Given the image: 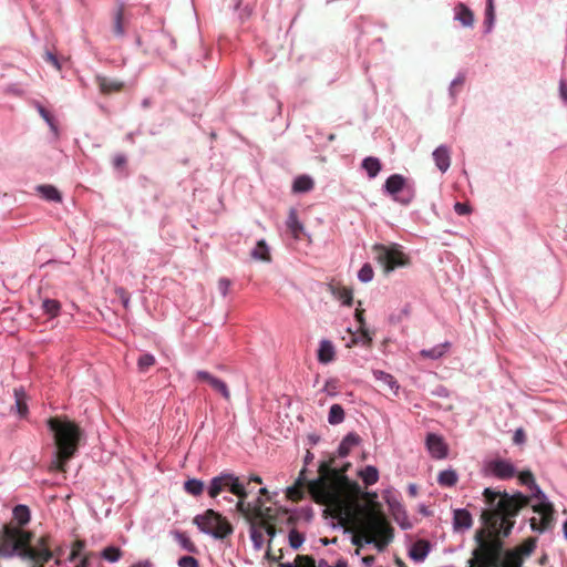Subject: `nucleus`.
Masks as SVG:
<instances>
[{
    "mask_svg": "<svg viewBox=\"0 0 567 567\" xmlns=\"http://www.w3.org/2000/svg\"><path fill=\"white\" fill-rule=\"evenodd\" d=\"M487 508L482 511L484 527L475 533L477 547L467 561L468 567H497L503 555V540L516 523L519 512L529 505L530 497L522 493L513 495L485 488L483 492Z\"/></svg>",
    "mask_w": 567,
    "mask_h": 567,
    "instance_id": "f257e3e1",
    "label": "nucleus"
},
{
    "mask_svg": "<svg viewBox=\"0 0 567 567\" xmlns=\"http://www.w3.org/2000/svg\"><path fill=\"white\" fill-rule=\"evenodd\" d=\"M334 460L322 462L319 465V477L310 481L307 486L316 503L321 505H337L336 517L339 518L341 525L346 526L354 519V515L348 507H343L340 503L342 491L349 485L346 472L350 464L337 470L332 466Z\"/></svg>",
    "mask_w": 567,
    "mask_h": 567,
    "instance_id": "f03ea898",
    "label": "nucleus"
},
{
    "mask_svg": "<svg viewBox=\"0 0 567 567\" xmlns=\"http://www.w3.org/2000/svg\"><path fill=\"white\" fill-rule=\"evenodd\" d=\"M32 538V533L19 526L6 525L0 532V554L7 557L18 554L22 559L28 560L31 567H44V564L52 558L49 537L41 536L37 546H31Z\"/></svg>",
    "mask_w": 567,
    "mask_h": 567,
    "instance_id": "7ed1b4c3",
    "label": "nucleus"
},
{
    "mask_svg": "<svg viewBox=\"0 0 567 567\" xmlns=\"http://www.w3.org/2000/svg\"><path fill=\"white\" fill-rule=\"evenodd\" d=\"M49 430L53 434L54 445L56 447L54 458L49 470L58 472H66L68 462L76 454L80 442L84 433L83 430L74 421L68 417H50L47 421Z\"/></svg>",
    "mask_w": 567,
    "mask_h": 567,
    "instance_id": "20e7f679",
    "label": "nucleus"
},
{
    "mask_svg": "<svg viewBox=\"0 0 567 567\" xmlns=\"http://www.w3.org/2000/svg\"><path fill=\"white\" fill-rule=\"evenodd\" d=\"M360 530L367 544H374L379 551L392 542L393 527L384 514L374 508L367 509L364 518L360 522Z\"/></svg>",
    "mask_w": 567,
    "mask_h": 567,
    "instance_id": "39448f33",
    "label": "nucleus"
},
{
    "mask_svg": "<svg viewBox=\"0 0 567 567\" xmlns=\"http://www.w3.org/2000/svg\"><path fill=\"white\" fill-rule=\"evenodd\" d=\"M226 489L238 497V502L236 504L237 511H244V508H248V506L245 505V499L248 497L247 487L241 484L239 478L231 473H221L220 475L212 478L210 485L208 487V495L215 498Z\"/></svg>",
    "mask_w": 567,
    "mask_h": 567,
    "instance_id": "423d86ee",
    "label": "nucleus"
},
{
    "mask_svg": "<svg viewBox=\"0 0 567 567\" xmlns=\"http://www.w3.org/2000/svg\"><path fill=\"white\" fill-rule=\"evenodd\" d=\"M194 524L203 533L212 535L217 539H224L234 532L228 519L214 509H207L204 514L195 516Z\"/></svg>",
    "mask_w": 567,
    "mask_h": 567,
    "instance_id": "0eeeda50",
    "label": "nucleus"
},
{
    "mask_svg": "<svg viewBox=\"0 0 567 567\" xmlns=\"http://www.w3.org/2000/svg\"><path fill=\"white\" fill-rule=\"evenodd\" d=\"M374 259L383 268L385 274L393 271L396 267L406 266L409 258L405 256L396 245L385 246L375 244L372 247Z\"/></svg>",
    "mask_w": 567,
    "mask_h": 567,
    "instance_id": "6e6552de",
    "label": "nucleus"
},
{
    "mask_svg": "<svg viewBox=\"0 0 567 567\" xmlns=\"http://www.w3.org/2000/svg\"><path fill=\"white\" fill-rule=\"evenodd\" d=\"M384 189L394 200L403 205H408L413 198L412 188L406 185V178L400 174H393L388 177Z\"/></svg>",
    "mask_w": 567,
    "mask_h": 567,
    "instance_id": "1a4fd4ad",
    "label": "nucleus"
},
{
    "mask_svg": "<svg viewBox=\"0 0 567 567\" xmlns=\"http://www.w3.org/2000/svg\"><path fill=\"white\" fill-rule=\"evenodd\" d=\"M533 511L539 515V522L535 517L530 519V528L543 533L551 527L554 522V507L550 503L540 502L533 506Z\"/></svg>",
    "mask_w": 567,
    "mask_h": 567,
    "instance_id": "9d476101",
    "label": "nucleus"
},
{
    "mask_svg": "<svg viewBox=\"0 0 567 567\" xmlns=\"http://www.w3.org/2000/svg\"><path fill=\"white\" fill-rule=\"evenodd\" d=\"M196 378L199 381L207 382L212 389L218 392L226 401H230V391L223 380L214 377L207 371H197Z\"/></svg>",
    "mask_w": 567,
    "mask_h": 567,
    "instance_id": "9b49d317",
    "label": "nucleus"
},
{
    "mask_svg": "<svg viewBox=\"0 0 567 567\" xmlns=\"http://www.w3.org/2000/svg\"><path fill=\"white\" fill-rule=\"evenodd\" d=\"M426 446L434 458L442 460L447 456V445L443 439L436 434H429L426 437Z\"/></svg>",
    "mask_w": 567,
    "mask_h": 567,
    "instance_id": "f8f14e48",
    "label": "nucleus"
},
{
    "mask_svg": "<svg viewBox=\"0 0 567 567\" xmlns=\"http://www.w3.org/2000/svg\"><path fill=\"white\" fill-rule=\"evenodd\" d=\"M487 470L498 478H511L515 474V468L512 463L504 460L492 461L487 464Z\"/></svg>",
    "mask_w": 567,
    "mask_h": 567,
    "instance_id": "ddd939ff",
    "label": "nucleus"
},
{
    "mask_svg": "<svg viewBox=\"0 0 567 567\" xmlns=\"http://www.w3.org/2000/svg\"><path fill=\"white\" fill-rule=\"evenodd\" d=\"M95 83L97 84L101 93L112 94L121 92L124 87V83L116 79H111L104 75H96Z\"/></svg>",
    "mask_w": 567,
    "mask_h": 567,
    "instance_id": "4468645a",
    "label": "nucleus"
},
{
    "mask_svg": "<svg viewBox=\"0 0 567 567\" xmlns=\"http://www.w3.org/2000/svg\"><path fill=\"white\" fill-rule=\"evenodd\" d=\"M433 159L437 168L445 173L451 165V151L447 146L441 145L433 152Z\"/></svg>",
    "mask_w": 567,
    "mask_h": 567,
    "instance_id": "2eb2a0df",
    "label": "nucleus"
},
{
    "mask_svg": "<svg viewBox=\"0 0 567 567\" xmlns=\"http://www.w3.org/2000/svg\"><path fill=\"white\" fill-rule=\"evenodd\" d=\"M329 290L334 298L340 300L344 306L350 307L353 302L352 290L340 284H330Z\"/></svg>",
    "mask_w": 567,
    "mask_h": 567,
    "instance_id": "dca6fc26",
    "label": "nucleus"
},
{
    "mask_svg": "<svg viewBox=\"0 0 567 567\" xmlns=\"http://www.w3.org/2000/svg\"><path fill=\"white\" fill-rule=\"evenodd\" d=\"M524 559L517 550H503V555L499 558V564L497 565V567H522Z\"/></svg>",
    "mask_w": 567,
    "mask_h": 567,
    "instance_id": "f3484780",
    "label": "nucleus"
},
{
    "mask_svg": "<svg viewBox=\"0 0 567 567\" xmlns=\"http://www.w3.org/2000/svg\"><path fill=\"white\" fill-rule=\"evenodd\" d=\"M430 543L425 539L416 540L410 551V557L415 561H423L430 553Z\"/></svg>",
    "mask_w": 567,
    "mask_h": 567,
    "instance_id": "a211bd4d",
    "label": "nucleus"
},
{
    "mask_svg": "<svg viewBox=\"0 0 567 567\" xmlns=\"http://www.w3.org/2000/svg\"><path fill=\"white\" fill-rule=\"evenodd\" d=\"M473 524L472 515L466 509H455L453 514L454 529H468Z\"/></svg>",
    "mask_w": 567,
    "mask_h": 567,
    "instance_id": "6ab92c4d",
    "label": "nucleus"
},
{
    "mask_svg": "<svg viewBox=\"0 0 567 567\" xmlns=\"http://www.w3.org/2000/svg\"><path fill=\"white\" fill-rule=\"evenodd\" d=\"M287 228L295 239H300L303 234V225L298 219V213L291 208L288 214Z\"/></svg>",
    "mask_w": 567,
    "mask_h": 567,
    "instance_id": "aec40b11",
    "label": "nucleus"
},
{
    "mask_svg": "<svg viewBox=\"0 0 567 567\" xmlns=\"http://www.w3.org/2000/svg\"><path fill=\"white\" fill-rule=\"evenodd\" d=\"M373 375L377 381L381 382V386L383 390H388L394 394H396L399 385L396 380L389 373H385L381 370L373 371Z\"/></svg>",
    "mask_w": 567,
    "mask_h": 567,
    "instance_id": "412c9836",
    "label": "nucleus"
},
{
    "mask_svg": "<svg viewBox=\"0 0 567 567\" xmlns=\"http://www.w3.org/2000/svg\"><path fill=\"white\" fill-rule=\"evenodd\" d=\"M336 351L331 341L322 340L318 349L319 362L327 364L334 360Z\"/></svg>",
    "mask_w": 567,
    "mask_h": 567,
    "instance_id": "4be33fe9",
    "label": "nucleus"
},
{
    "mask_svg": "<svg viewBox=\"0 0 567 567\" xmlns=\"http://www.w3.org/2000/svg\"><path fill=\"white\" fill-rule=\"evenodd\" d=\"M455 19L460 21L463 27H473L474 24V13L462 2L455 7Z\"/></svg>",
    "mask_w": 567,
    "mask_h": 567,
    "instance_id": "5701e85b",
    "label": "nucleus"
},
{
    "mask_svg": "<svg viewBox=\"0 0 567 567\" xmlns=\"http://www.w3.org/2000/svg\"><path fill=\"white\" fill-rule=\"evenodd\" d=\"M361 442L360 436L357 433H349L344 436L342 442L339 445L338 454L341 457L347 456L352 447L359 445Z\"/></svg>",
    "mask_w": 567,
    "mask_h": 567,
    "instance_id": "b1692460",
    "label": "nucleus"
},
{
    "mask_svg": "<svg viewBox=\"0 0 567 567\" xmlns=\"http://www.w3.org/2000/svg\"><path fill=\"white\" fill-rule=\"evenodd\" d=\"M305 470L300 472V475L293 486L287 488V497L292 501H300L303 496V488L306 486V478L303 477Z\"/></svg>",
    "mask_w": 567,
    "mask_h": 567,
    "instance_id": "393cba45",
    "label": "nucleus"
},
{
    "mask_svg": "<svg viewBox=\"0 0 567 567\" xmlns=\"http://www.w3.org/2000/svg\"><path fill=\"white\" fill-rule=\"evenodd\" d=\"M112 31L115 37L122 38L125 34L124 7L120 6L114 14Z\"/></svg>",
    "mask_w": 567,
    "mask_h": 567,
    "instance_id": "a878e982",
    "label": "nucleus"
},
{
    "mask_svg": "<svg viewBox=\"0 0 567 567\" xmlns=\"http://www.w3.org/2000/svg\"><path fill=\"white\" fill-rule=\"evenodd\" d=\"M362 168L370 178H374L381 171L382 164L378 157L369 156L362 161Z\"/></svg>",
    "mask_w": 567,
    "mask_h": 567,
    "instance_id": "bb28decb",
    "label": "nucleus"
},
{
    "mask_svg": "<svg viewBox=\"0 0 567 567\" xmlns=\"http://www.w3.org/2000/svg\"><path fill=\"white\" fill-rule=\"evenodd\" d=\"M38 193L49 202H61L62 197L60 192L52 185H39L37 187Z\"/></svg>",
    "mask_w": 567,
    "mask_h": 567,
    "instance_id": "cd10ccee",
    "label": "nucleus"
},
{
    "mask_svg": "<svg viewBox=\"0 0 567 567\" xmlns=\"http://www.w3.org/2000/svg\"><path fill=\"white\" fill-rule=\"evenodd\" d=\"M313 186H315V183H313L312 178H310L307 175H301L295 179V182L292 184V190L295 193H306V192L311 190L313 188Z\"/></svg>",
    "mask_w": 567,
    "mask_h": 567,
    "instance_id": "c85d7f7f",
    "label": "nucleus"
},
{
    "mask_svg": "<svg viewBox=\"0 0 567 567\" xmlns=\"http://www.w3.org/2000/svg\"><path fill=\"white\" fill-rule=\"evenodd\" d=\"M458 481L457 473L454 470H445L440 472L437 476V483L441 486L452 487L455 486Z\"/></svg>",
    "mask_w": 567,
    "mask_h": 567,
    "instance_id": "c756f323",
    "label": "nucleus"
},
{
    "mask_svg": "<svg viewBox=\"0 0 567 567\" xmlns=\"http://www.w3.org/2000/svg\"><path fill=\"white\" fill-rule=\"evenodd\" d=\"M251 257L254 259L267 261V262L271 260L268 246L264 239H261L257 243L256 247L251 251Z\"/></svg>",
    "mask_w": 567,
    "mask_h": 567,
    "instance_id": "7c9ffc66",
    "label": "nucleus"
},
{
    "mask_svg": "<svg viewBox=\"0 0 567 567\" xmlns=\"http://www.w3.org/2000/svg\"><path fill=\"white\" fill-rule=\"evenodd\" d=\"M245 505L248 506V508H244V511H238L241 513L247 519L251 516H260L261 511L265 507V503L261 498H257L255 503H247L245 501Z\"/></svg>",
    "mask_w": 567,
    "mask_h": 567,
    "instance_id": "2f4dec72",
    "label": "nucleus"
},
{
    "mask_svg": "<svg viewBox=\"0 0 567 567\" xmlns=\"http://www.w3.org/2000/svg\"><path fill=\"white\" fill-rule=\"evenodd\" d=\"M250 538L254 544L255 549L259 550L262 548L265 543L264 532L259 527L258 523H250Z\"/></svg>",
    "mask_w": 567,
    "mask_h": 567,
    "instance_id": "473e14b6",
    "label": "nucleus"
},
{
    "mask_svg": "<svg viewBox=\"0 0 567 567\" xmlns=\"http://www.w3.org/2000/svg\"><path fill=\"white\" fill-rule=\"evenodd\" d=\"M184 489L193 496H199L204 492V483L197 478H189L184 483Z\"/></svg>",
    "mask_w": 567,
    "mask_h": 567,
    "instance_id": "72a5a7b5",
    "label": "nucleus"
},
{
    "mask_svg": "<svg viewBox=\"0 0 567 567\" xmlns=\"http://www.w3.org/2000/svg\"><path fill=\"white\" fill-rule=\"evenodd\" d=\"M13 518L17 520L19 526H23L30 520V511L25 505H17L13 508Z\"/></svg>",
    "mask_w": 567,
    "mask_h": 567,
    "instance_id": "f704fd0d",
    "label": "nucleus"
},
{
    "mask_svg": "<svg viewBox=\"0 0 567 567\" xmlns=\"http://www.w3.org/2000/svg\"><path fill=\"white\" fill-rule=\"evenodd\" d=\"M360 476L363 480L364 484L367 486H370L378 482L379 472H378L377 467L369 465L360 472Z\"/></svg>",
    "mask_w": 567,
    "mask_h": 567,
    "instance_id": "c9c22d12",
    "label": "nucleus"
},
{
    "mask_svg": "<svg viewBox=\"0 0 567 567\" xmlns=\"http://www.w3.org/2000/svg\"><path fill=\"white\" fill-rule=\"evenodd\" d=\"M42 309L44 313L51 318L58 317L61 310V303L55 299H44L42 301Z\"/></svg>",
    "mask_w": 567,
    "mask_h": 567,
    "instance_id": "e433bc0d",
    "label": "nucleus"
},
{
    "mask_svg": "<svg viewBox=\"0 0 567 567\" xmlns=\"http://www.w3.org/2000/svg\"><path fill=\"white\" fill-rule=\"evenodd\" d=\"M174 537L179 543V545L182 546L183 549H185L189 553H197L196 545L185 533L175 532Z\"/></svg>",
    "mask_w": 567,
    "mask_h": 567,
    "instance_id": "4c0bfd02",
    "label": "nucleus"
},
{
    "mask_svg": "<svg viewBox=\"0 0 567 567\" xmlns=\"http://www.w3.org/2000/svg\"><path fill=\"white\" fill-rule=\"evenodd\" d=\"M449 346L450 344L447 342L444 344H437L430 350H422L420 352V355L423 358H430L433 360L439 359L445 353Z\"/></svg>",
    "mask_w": 567,
    "mask_h": 567,
    "instance_id": "58836bf2",
    "label": "nucleus"
},
{
    "mask_svg": "<svg viewBox=\"0 0 567 567\" xmlns=\"http://www.w3.org/2000/svg\"><path fill=\"white\" fill-rule=\"evenodd\" d=\"M344 420V410L340 404H333L330 408L328 421L330 424H339Z\"/></svg>",
    "mask_w": 567,
    "mask_h": 567,
    "instance_id": "ea45409f",
    "label": "nucleus"
},
{
    "mask_svg": "<svg viewBox=\"0 0 567 567\" xmlns=\"http://www.w3.org/2000/svg\"><path fill=\"white\" fill-rule=\"evenodd\" d=\"M535 547H536V539L529 537L523 544H520L519 546L514 548V550H517L524 559L525 557H528L529 555H532Z\"/></svg>",
    "mask_w": 567,
    "mask_h": 567,
    "instance_id": "a19ab883",
    "label": "nucleus"
},
{
    "mask_svg": "<svg viewBox=\"0 0 567 567\" xmlns=\"http://www.w3.org/2000/svg\"><path fill=\"white\" fill-rule=\"evenodd\" d=\"M101 556L110 563H115L122 557V550L118 547L109 546L102 550Z\"/></svg>",
    "mask_w": 567,
    "mask_h": 567,
    "instance_id": "79ce46f5",
    "label": "nucleus"
},
{
    "mask_svg": "<svg viewBox=\"0 0 567 567\" xmlns=\"http://www.w3.org/2000/svg\"><path fill=\"white\" fill-rule=\"evenodd\" d=\"M156 360L153 354L144 353L137 360V367L140 372H146L151 367L155 364Z\"/></svg>",
    "mask_w": 567,
    "mask_h": 567,
    "instance_id": "37998d69",
    "label": "nucleus"
},
{
    "mask_svg": "<svg viewBox=\"0 0 567 567\" xmlns=\"http://www.w3.org/2000/svg\"><path fill=\"white\" fill-rule=\"evenodd\" d=\"M14 396H16L17 411H18L19 415L23 417L28 413V405L24 401V394L21 390L16 389Z\"/></svg>",
    "mask_w": 567,
    "mask_h": 567,
    "instance_id": "c03bdc74",
    "label": "nucleus"
},
{
    "mask_svg": "<svg viewBox=\"0 0 567 567\" xmlns=\"http://www.w3.org/2000/svg\"><path fill=\"white\" fill-rule=\"evenodd\" d=\"M373 275H374V272H373L372 266L370 264H364L358 272V278L362 282H369L372 280Z\"/></svg>",
    "mask_w": 567,
    "mask_h": 567,
    "instance_id": "a18cd8bd",
    "label": "nucleus"
},
{
    "mask_svg": "<svg viewBox=\"0 0 567 567\" xmlns=\"http://www.w3.org/2000/svg\"><path fill=\"white\" fill-rule=\"evenodd\" d=\"M305 540V537L301 533L296 529L290 530L289 533V544L293 549H298Z\"/></svg>",
    "mask_w": 567,
    "mask_h": 567,
    "instance_id": "49530a36",
    "label": "nucleus"
},
{
    "mask_svg": "<svg viewBox=\"0 0 567 567\" xmlns=\"http://www.w3.org/2000/svg\"><path fill=\"white\" fill-rule=\"evenodd\" d=\"M84 547H85V542L82 540V539H76L72 544V548H71V553H70L69 559L70 560L76 559L81 555V553L83 551Z\"/></svg>",
    "mask_w": 567,
    "mask_h": 567,
    "instance_id": "de8ad7c7",
    "label": "nucleus"
},
{
    "mask_svg": "<svg viewBox=\"0 0 567 567\" xmlns=\"http://www.w3.org/2000/svg\"><path fill=\"white\" fill-rule=\"evenodd\" d=\"M248 519L250 520V523L251 522L261 523L262 520L271 523V520L274 519V516L271 514V508L264 507L260 516H251Z\"/></svg>",
    "mask_w": 567,
    "mask_h": 567,
    "instance_id": "09e8293b",
    "label": "nucleus"
},
{
    "mask_svg": "<svg viewBox=\"0 0 567 567\" xmlns=\"http://www.w3.org/2000/svg\"><path fill=\"white\" fill-rule=\"evenodd\" d=\"M259 527L261 528L262 532H265L268 536H269V542L268 544L270 545L271 544V540L276 534V527L274 524H271L270 522H261V523H258Z\"/></svg>",
    "mask_w": 567,
    "mask_h": 567,
    "instance_id": "8fccbe9b",
    "label": "nucleus"
},
{
    "mask_svg": "<svg viewBox=\"0 0 567 567\" xmlns=\"http://www.w3.org/2000/svg\"><path fill=\"white\" fill-rule=\"evenodd\" d=\"M178 567H199L198 560L193 556H183L177 561Z\"/></svg>",
    "mask_w": 567,
    "mask_h": 567,
    "instance_id": "3c124183",
    "label": "nucleus"
},
{
    "mask_svg": "<svg viewBox=\"0 0 567 567\" xmlns=\"http://www.w3.org/2000/svg\"><path fill=\"white\" fill-rule=\"evenodd\" d=\"M296 563L297 567H315V559L310 556L298 555Z\"/></svg>",
    "mask_w": 567,
    "mask_h": 567,
    "instance_id": "603ef678",
    "label": "nucleus"
},
{
    "mask_svg": "<svg viewBox=\"0 0 567 567\" xmlns=\"http://www.w3.org/2000/svg\"><path fill=\"white\" fill-rule=\"evenodd\" d=\"M518 478L524 485H529L530 487L535 485L534 475L530 471H523L519 473Z\"/></svg>",
    "mask_w": 567,
    "mask_h": 567,
    "instance_id": "864d4df0",
    "label": "nucleus"
},
{
    "mask_svg": "<svg viewBox=\"0 0 567 567\" xmlns=\"http://www.w3.org/2000/svg\"><path fill=\"white\" fill-rule=\"evenodd\" d=\"M230 285H231V282L229 279H227V278L219 279L218 289L224 297L228 293Z\"/></svg>",
    "mask_w": 567,
    "mask_h": 567,
    "instance_id": "5fc2aeb1",
    "label": "nucleus"
},
{
    "mask_svg": "<svg viewBox=\"0 0 567 567\" xmlns=\"http://www.w3.org/2000/svg\"><path fill=\"white\" fill-rule=\"evenodd\" d=\"M494 21V4L493 0H487V8H486V23L491 27Z\"/></svg>",
    "mask_w": 567,
    "mask_h": 567,
    "instance_id": "6e6d98bb",
    "label": "nucleus"
},
{
    "mask_svg": "<svg viewBox=\"0 0 567 567\" xmlns=\"http://www.w3.org/2000/svg\"><path fill=\"white\" fill-rule=\"evenodd\" d=\"M454 209L458 215H467L471 213V207L466 203H456Z\"/></svg>",
    "mask_w": 567,
    "mask_h": 567,
    "instance_id": "4d7b16f0",
    "label": "nucleus"
},
{
    "mask_svg": "<svg viewBox=\"0 0 567 567\" xmlns=\"http://www.w3.org/2000/svg\"><path fill=\"white\" fill-rule=\"evenodd\" d=\"M359 331L361 333V340L363 344L371 346L372 343V337L370 336L368 329L365 327L359 328Z\"/></svg>",
    "mask_w": 567,
    "mask_h": 567,
    "instance_id": "13d9d810",
    "label": "nucleus"
},
{
    "mask_svg": "<svg viewBox=\"0 0 567 567\" xmlns=\"http://www.w3.org/2000/svg\"><path fill=\"white\" fill-rule=\"evenodd\" d=\"M126 164V157L123 154H117L113 157V165L115 168H121Z\"/></svg>",
    "mask_w": 567,
    "mask_h": 567,
    "instance_id": "bf43d9fd",
    "label": "nucleus"
},
{
    "mask_svg": "<svg viewBox=\"0 0 567 567\" xmlns=\"http://www.w3.org/2000/svg\"><path fill=\"white\" fill-rule=\"evenodd\" d=\"M354 317L359 323V328L365 327L364 310L361 308L355 309Z\"/></svg>",
    "mask_w": 567,
    "mask_h": 567,
    "instance_id": "052dcab7",
    "label": "nucleus"
},
{
    "mask_svg": "<svg viewBox=\"0 0 567 567\" xmlns=\"http://www.w3.org/2000/svg\"><path fill=\"white\" fill-rule=\"evenodd\" d=\"M45 60H47L48 62H50L52 65H54L58 70H60V69H61V65H60V63H59V60L56 59V56H55L53 53H51V52H47V53H45Z\"/></svg>",
    "mask_w": 567,
    "mask_h": 567,
    "instance_id": "680f3d73",
    "label": "nucleus"
},
{
    "mask_svg": "<svg viewBox=\"0 0 567 567\" xmlns=\"http://www.w3.org/2000/svg\"><path fill=\"white\" fill-rule=\"evenodd\" d=\"M559 93H560V97L567 104V84L564 80H561L559 82Z\"/></svg>",
    "mask_w": 567,
    "mask_h": 567,
    "instance_id": "e2e57ef3",
    "label": "nucleus"
},
{
    "mask_svg": "<svg viewBox=\"0 0 567 567\" xmlns=\"http://www.w3.org/2000/svg\"><path fill=\"white\" fill-rule=\"evenodd\" d=\"M279 551H280V555L278 557L272 555L270 545L268 544V550L266 551V558L271 561H277L282 558V550H279Z\"/></svg>",
    "mask_w": 567,
    "mask_h": 567,
    "instance_id": "0e129e2a",
    "label": "nucleus"
},
{
    "mask_svg": "<svg viewBox=\"0 0 567 567\" xmlns=\"http://www.w3.org/2000/svg\"><path fill=\"white\" fill-rule=\"evenodd\" d=\"M39 112L41 114V116L50 124L52 125V117L50 115V113L43 107V106H39Z\"/></svg>",
    "mask_w": 567,
    "mask_h": 567,
    "instance_id": "69168bd1",
    "label": "nucleus"
},
{
    "mask_svg": "<svg viewBox=\"0 0 567 567\" xmlns=\"http://www.w3.org/2000/svg\"><path fill=\"white\" fill-rule=\"evenodd\" d=\"M117 293L121 297V299L123 300L124 307H127L130 298H128V293L126 292V290L121 288L117 290Z\"/></svg>",
    "mask_w": 567,
    "mask_h": 567,
    "instance_id": "338daca9",
    "label": "nucleus"
},
{
    "mask_svg": "<svg viewBox=\"0 0 567 567\" xmlns=\"http://www.w3.org/2000/svg\"><path fill=\"white\" fill-rule=\"evenodd\" d=\"M75 567H89V555H85Z\"/></svg>",
    "mask_w": 567,
    "mask_h": 567,
    "instance_id": "774afa93",
    "label": "nucleus"
}]
</instances>
